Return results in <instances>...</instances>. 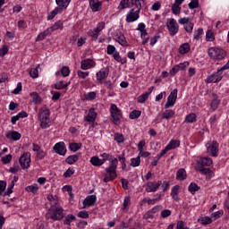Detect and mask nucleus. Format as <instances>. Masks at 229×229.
<instances>
[{"label": "nucleus", "instance_id": "obj_1", "mask_svg": "<svg viewBox=\"0 0 229 229\" xmlns=\"http://www.w3.org/2000/svg\"><path fill=\"white\" fill-rule=\"evenodd\" d=\"M47 219H53V221H60L64 219V208L58 206L57 203L53 204L46 214Z\"/></svg>", "mask_w": 229, "mask_h": 229}, {"label": "nucleus", "instance_id": "obj_2", "mask_svg": "<svg viewBox=\"0 0 229 229\" xmlns=\"http://www.w3.org/2000/svg\"><path fill=\"white\" fill-rule=\"evenodd\" d=\"M117 164H119V161L117 158H114L111 161L110 165L106 168V174L103 181L105 183H108V182H112L113 180H115L117 178Z\"/></svg>", "mask_w": 229, "mask_h": 229}, {"label": "nucleus", "instance_id": "obj_3", "mask_svg": "<svg viewBox=\"0 0 229 229\" xmlns=\"http://www.w3.org/2000/svg\"><path fill=\"white\" fill-rule=\"evenodd\" d=\"M198 166H196V171H199L201 174H205L206 176H210L212 174V171L210 168H205V167H210V165L212 164V159L209 157H201L198 161Z\"/></svg>", "mask_w": 229, "mask_h": 229}, {"label": "nucleus", "instance_id": "obj_4", "mask_svg": "<svg viewBox=\"0 0 229 229\" xmlns=\"http://www.w3.org/2000/svg\"><path fill=\"white\" fill-rule=\"evenodd\" d=\"M110 112L112 123L116 124V126H119V124H121V119H123V113L121 112V109H119L115 104H113L111 105Z\"/></svg>", "mask_w": 229, "mask_h": 229}, {"label": "nucleus", "instance_id": "obj_5", "mask_svg": "<svg viewBox=\"0 0 229 229\" xmlns=\"http://www.w3.org/2000/svg\"><path fill=\"white\" fill-rule=\"evenodd\" d=\"M208 56L213 60H223L226 57V51L222 48L211 47L208 50Z\"/></svg>", "mask_w": 229, "mask_h": 229}, {"label": "nucleus", "instance_id": "obj_6", "mask_svg": "<svg viewBox=\"0 0 229 229\" xmlns=\"http://www.w3.org/2000/svg\"><path fill=\"white\" fill-rule=\"evenodd\" d=\"M21 167L23 169H30V164L31 163V153L25 152L21 156L19 159Z\"/></svg>", "mask_w": 229, "mask_h": 229}, {"label": "nucleus", "instance_id": "obj_7", "mask_svg": "<svg viewBox=\"0 0 229 229\" xmlns=\"http://www.w3.org/2000/svg\"><path fill=\"white\" fill-rule=\"evenodd\" d=\"M206 148L208 149V153L211 157H217V151H219V144L217 141H209L206 144Z\"/></svg>", "mask_w": 229, "mask_h": 229}, {"label": "nucleus", "instance_id": "obj_8", "mask_svg": "<svg viewBox=\"0 0 229 229\" xmlns=\"http://www.w3.org/2000/svg\"><path fill=\"white\" fill-rule=\"evenodd\" d=\"M178 98V89H174L167 98V101L165 104V109L171 108V106H174V103H176V99Z\"/></svg>", "mask_w": 229, "mask_h": 229}, {"label": "nucleus", "instance_id": "obj_9", "mask_svg": "<svg viewBox=\"0 0 229 229\" xmlns=\"http://www.w3.org/2000/svg\"><path fill=\"white\" fill-rule=\"evenodd\" d=\"M166 26L171 37H174V35L178 33V30L180 29V26H178L176 20L173 18L168 21V23Z\"/></svg>", "mask_w": 229, "mask_h": 229}, {"label": "nucleus", "instance_id": "obj_10", "mask_svg": "<svg viewBox=\"0 0 229 229\" xmlns=\"http://www.w3.org/2000/svg\"><path fill=\"white\" fill-rule=\"evenodd\" d=\"M223 80V72H220L218 70L216 72L209 75L206 79V83H219Z\"/></svg>", "mask_w": 229, "mask_h": 229}, {"label": "nucleus", "instance_id": "obj_11", "mask_svg": "<svg viewBox=\"0 0 229 229\" xmlns=\"http://www.w3.org/2000/svg\"><path fill=\"white\" fill-rule=\"evenodd\" d=\"M108 74H110V68L108 67L102 68L98 72H97V80L98 83L103 84V80H106V78H108Z\"/></svg>", "mask_w": 229, "mask_h": 229}, {"label": "nucleus", "instance_id": "obj_12", "mask_svg": "<svg viewBox=\"0 0 229 229\" xmlns=\"http://www.w3.org/2000/svg\"><path fill=\"white\" fill-rule=\"evenodd\" d=\"M140 13L139 10L131 9L126 15V21L127 22H135V21L139 20V17H140Z\"/></svg>", "mask_w": 229, "mask_h": 229}, {"label": "nucleus", "instance_id": "obj_13", "mask_svg": "<svg viewBox=\"0 0 229 229\" xmlns=\"http://www.w3.org/2000/svg\"><path fill=\"white\" fill-rule=\"evenodd\" d=\"M54 151L57 153V155H61L63 157H65V154L67 153V149L65 148V143L64 141L56 143L53 147Z\"/></svg>", "mask_w": 229, "mask_h": 229}, {"label": "nucleus", "instance_id": "obj_14", "mask_svg": "<svg viewBox=\"0 0 229 229\" xmlns=\"http://www.w3.org/2000/svg\"><path fill=\"white\" fill-rule=\"evenodd\" d=\"M162 185V181L157 182H148L147 183L146 191L147 192H157L158 191V188Z\"/></svg>", "mask_w": 229, "mask_h": 229}, {"label": "nucleus", "instance_id": "obj_15", "mask_svg": "<svg viewBox=\"0 0 229 229\" xmlns=\"http://www.w3.org/2000/svg\"><path fill=\"white\" fill-rule=\"evenodd\" d=\"M39 121H49V109L44 106L39 109Z\"/></svg>", "mask_w": 229, "mask_h": 229}, {"label": "nucleus", "instance_id": "obj_16", "mask_svg": "<svg viewBox=\"0 0 229 229\" xmlns=\"http://www.w3.org/2000/svg\"><path fill=\"white\" fill-rule=\"evenodd\" d=\"M6 139H10L11 140H21V133L15 131H10L5 134Z\"/></svg>", "mask_w": 229, "mask_h": 229}, {"label": "nucleus", "instance_id": "obj_17", "mask_svg": "<svg viewBox=\"0 0 229 229\" xmlns=\"http://www.w3.org/2000/svg\"><path fill=\"white\" fill-rule=\"evenodd\" d=\"M114 40L116 42H119L123 47H128V41H126V37H124V34H117L116 36H114Z\"/></svg>", "mask_w": 229, "mask_h": 229}, {"label": "nucleus", "instance_id": "obj_18", "mask_svg": "<svg viewBox=\"0 0 229 229\" xmlns=\"http://www.w3.org/2000/svg\"><path fill=\"white\" fill-rule=\"evenodd\" d=\"M97 118H98V113L95 111L94 108H90L86 116V121L88 123H94V121H96Z\"/></svg>", "mask_w": 229, "mask_h": 229}, {"label": "nucleus", "instance_id": "obj_19", "mask_svg": "<svg viewBox=\"0 0 229 229\" xmlns=\"http://www.w3.org/2000/svg\"><path fill=\"white\" fill-rule=\"evenodd\" d=\"M96 199H97L96 195L88 196L83 201V205H84L83 208H85V207H92V205L96 203Z\"/></svg>", "mask_w": 229, "mask_h": 229}, {"label": "nucleus", "instance_id": "obj_20", "mask_svg": "<svg viewBox=\"0 0 229 229\" xmlns=\"http://www.w3.org/2000/svg\"><path fill=\"white\" fill-rule=\"evenodd\" d=\"M94 66V60L92 59H86L81 61V68L82 71H87V69H90V67Z\"/></svg>", "mask_w": 229, "mask_h": 229}, {"label": "nucleus", "instance_id": "obj_21", "mask_svg": "<svg viewBox=\"0 0 229 229\" xmlns=\"http://www.w3.org/2000/svg\"><path fill=\"white\" fill-rule=\"evenodd\" d=\"M101 2H99V0H90L89 1V5L91 10H93V12H99V10H101Z\"/></svg>", "mask_w": 229, "mask_h": 229}, {"label": "nucleus", "instance_id": "obj_22", "mask_svg": "<svg viewBox=\"0 0 229 229\" xmlns=\"http://www.w3.org/2000/svg\"><path fill=\"white\" fill-rule=\"evenodd\" d=\"M213 100L211 101L210 104V107L213 110V112H215V110H217L221 101H219V99H217V95H216L215 93H213Z\"/></svg>", "mask_w": 229, "mask_h": 229}, {"label": "nucleus", "instance_id": "obj_23", "mask_svg": "<svg viewBox=\"0 0 229 229\" xmlns=\"http://www.w3.org/2000/svg\"><path fill=\"white\" fill-rule=\"evenodd\" d=\"M176 180H179L180 182L187 180V172H185V169L181 168L177 171Z\"/></svg>", "mask_w": 229, "mask_h": 229}, {"label": "nucleus", "instance_id": "obj_24", "mask_svg": "<svg viewBox=\"0 0 229 229\" xmlns=\"http://www.w3.org/2000/svg\"><path fill=\"white\" fill-rule=\"evenodd\" d=\"M90 163L92 165H95V167H99L105 164V160H101L98 157H92Z\"/></svg>", "mask_w": 229, "mask_h": 229}, {"label": "nucleus", "instance_id": "obj_25", "mask_svg": "<svg viewBox=\"0 0 229 229\" xmlns=\"http://www.w3.org/2000/svg\"><path fill=\"white\" fill-rule=\"evenodd\" d=\"M58 13H62V8L61 7H55L47 16V21H53Z\"/></svg>", "mask_w": 229, "mask_h": 229}, {"label": "nucleus", "instance_id": "obj_26", "mask_svg": "<svg viewBox=\"0 0 229 229\" xmlns=\"http://www.w3.org/2000/svg\"><path fill=\"white\" fill-rule=\"evenodd\" d=\"M55 3L58 5L57 8H61V10H64V8H67V6H69V3H71V0H55Z\"/></svg>", "mask_w": 229, "mask_h": 229}, {"label": "nucleus", "instance_id": "obj_27", "mask_svg": "<svg viewBox=\"0 0 229 229\" xmlns=\"http://www.w3.org/2000/svg\"><path fill=\"white\" fill-rule=\"evenodd\" d=\"M79 159H80V156H78V155H72V156H69L65 159V162H67L69 164V165H72V164H76V162H78Z\"/></svg>", "mask_w": 229, "mask_h": 229}, {"label": "nucleus", "instance_id": "obj_28", "mask_svg": "<svg viewBox=\"0 0 229 229\" xmlns=\"http://www.w3.org/2000/svg\"><path fill=\"white\" fill-rule=\"evenodd\" d=\"M188 51H191V45L189 43H184L179 47V53L181 55H187Z\"/></svg>", "mask_w": 229, "mask_h": 229}, {"label": "nucleus", "instance_id": "obj_29", "mask_svg": "<svg viewBox=\"0 0 229 229\" xmlns=\"http://www.w3.org/2000/svg\"><path fill=\"white\" fill-rule=\"evenodd\" d=\"M62 28H64V23H62V21H59L47 30H49V33L51 34L52 32L55 31V30H62Z\"/></svg>", "mask_w": 229, "mask_h": 229}, {"label": "nucleus", "instance_id": "obj_30", "mask_svg": "<svg viewBox=\"0 0 229 229\" xmlns=\"http://www.w3.org/2000/svg\"><path fill=\"white\" fill-rule=\"evenodd\" d=\"M30 96H31L32 101H33V103H35V105H40L42 103V98H40V96H38V93L32 92L30 94Z\"/></svg>", "mask_w": 229, "mask_h": 229}, {"label": "nucleus", "instance_id": "obj_31", "mask_svg": "<svg viewBox=\"0 0 229 229\" xmlns=\"http://www.w3.org/2000/svg\"><path fill=\"white\" fill-rule=\"evenodd\" d=\"M188 191L191 192V194H196V192L199 191V186H198L195 182H191L188 187Z\"/></svg>", "mask_w": 229, "mask_h": 229}, {"label": "nucleus", "instance_id": "obj_32", "mask_svg": "<svg viewBox=\"0 0 229 229\" xmlns=\"http://www.w3.org/2000/svg\"><path fill=\"white\" fill-rule=\"evenodd\" d=\"M178 189H180L179 185H175L172 188L171 196L174 201H178Z\"/></svg>", "mask_w": 229, "mask_h": 229}, {"label": "nucleus", "instance_id": "obj_33", "mask_svg": "<svg viewBox=\"0 0 229 229\" xmlns=\"http://www.w3.org/2000/svg\"><path fill=\"white\" fill-rule=\"evenodd\" d=\"M47 35H51V33L49 32V30L47 29L42 33L38 34V36L36 38V41L40 42V40H44L47 37Z\"/></svg>", "mask_w": 229, "mask_h": 229}, {"label": "nucleus", "instance_id": "obj_34", "mask_svg": "<svg viewBox=\"0 0 229 229\" xmlns=\"http://www.w3.org/2000/svg\"><path fill=\"white\" fill-rule=\"evenodd\" d=\"M206 40H207V42H214V40H216V37L214 36V32L211 30H208L207 31Z\"/></svg>", "mask_w": 229, "mask_h": 229}, {"label": "nucleus", "instance_id": "obj_35", "mask_svg": "<svg viewBox=\"0 0 229 229\" xmlns=\"http://www.w3.org/2000/svg\"><path fill=\"white\" fill-rule=\"evenodd\" d=\"M174 116V110H166L162 114L163 119H171Z\"/></svg>", "mask_w": 229, "mask_h": 229}, {"label": "nucleus", "instance_id": "obj_36", "mask_svg": "<svg viewBox=\"0 0 229 229\" xmlns=\"http://www.w3.org/2000/svg\"><path fill=\"white\" fill-rule=\"evenodd\" d=\"M130 6V0H121L118 10H124Z\"/></svg>", "mask_w": 229, "mask_h": 229}, {"label": "nucleus", "instance_id": "obj_37", "mask_svg": "<svg viewBox=\"0 0 229 229\" xmlns=\"http://www.w3.org/2000/svg\"><path fill=\"white\" fill-rule=\"evenodd\" d=\"M180 146V142L178 140H171L169 144L166 145V147L171 150V149H176Z\"/></svg>", "mask_w": 229, "mask_h": 229}, {"label": "nucleus", "instance_id": "obj_38", "mask_svg": "<svg viewBox=\"0 0 229 229\" xmlns=\"http://www.w3.org/2000/svg\"><path fill=\"white\" fill-rule=\"evenodd\" d=\"M69 148L71 151H73L74 153H76L78 149L81 148V143H70Z\"/></svg>", "mask_w": 229, "mask_h": 229}, {"label": "nucleus", "instance_id": "obj_39", "mask_svg": "<svg viewBox=\"0 0 229 229\" xmlns=\"http://www.w3.org/2000/svg\"><path fill=\"white\" fill-rule=\"evenodd\" d=\"M142 112L139 110H133L130 113L129 117L130 119H139L141 115Z\"/></svg>", "mask_w": 229, "mask_h": 229}, {"label": "nucleus", "instance_id": "obj_40", "mask_svg": "<svg viewBox=\"0 0 229 229\" xmlns=\"http://www.w3.org/2000/svg\"><path fill=\"white\" fill-rule=\"evenodd\" d=\"M25 191H27V192H32V194H37L38 191V185L35 184L31 186H27L25 188Z\"/></svg>", "mask_w": 229, "mask_h": 229}, {"label": "nucleus", "instance_id": "obj_41", "mask_svg": "<svg viewBox=\"0 0 229 229\" xmlns=\"http://www.w3.org/2000/svg\"><path fill=\"white\" fill-rule=\"evenodd\" d=\"M131 165L132 167H139L140 165V157L131 158Z\"/></svg>", "mask_w": 229, "mask_h": 229}, {"label": "nucleus", "instance_id": "obj_42", "mask_svg": "<svg viewBox=\"0 0 229 229\" xmlns=\"http://www.w3.org/2000/svg\"><path fill=\"white\" fill-rule=\"evenodd\" d=\"M182 11V7L178 4H174L172 5V13L174 15H180V12Z\"/></svg>", "mask_w": 229, "mask_h": 229}, {"label": "nucleus", "instance_id": "obj_43", "mask_svg": "<svg viewBox=\"0 0 229 229\" xmlns=\"http://www.w3.org/2000/svg\"><path fill=\"white\" fill-rule=\"evenodd\" d=\"M199 223H201V225H210L212 223V218L210 216H204L199 219Z\"/></svg>", "mask_w": 229, "mask_h": 229}, {"label": "nucleus", "instance_id": "obj_44", "mask_svg": "<svg viewBox=\"0 0 229 229\" xmlns=\"http://www.w3.org/2000/svg\"><path fill=\"white\" fill-rule=\"evenodd\" d=\"M84 99L86 101H92V100L96 99V92L92 91V92L85 94Z\"/></svg>", "mask_w": 229, "mask_h": 229}, {"label": "nucleus", "instance_id": "obj_45", "mask_svg": "<svg viewBox=\"0 0 229 229\" xmlns=\"http://www.w3.org/2000/svg\"><path fill=\"white\" fill-rule=\"evenodd\" d=\"M185 121H186V123H196V114L191 113L188 115H186Z\"/></svg>", "mask_w": 229, "mask_h": 229}, {"label": "nucleus", "instance_id": "obj_46", "mask_svg": "<svg viewBox=\"0 0 229 229\" xmlns=\"http://www.w3.org/2000/svg\"><path fill=\"white\" fill-rule=\"evenodd\" d=\"M132 4L136 6L137 10L140 13V9L142 8V4L144 3V0H131Z\"/></svg>", "mask_w": 229, "mask_h": 229}, {"label": "nucleus", "instance_id": "obj_47", "mask_svg": "<svg viewBox=\"0 0 229 229\" xmlns=\"http://www.w3.org/2000/svg\"><path fill=\"white\" fill-rule=\"evenodd\" d=\"M201 35H203V29L199 28L197 30H195L194 35H193V38L195 40H199V38H201Z\"/></svg>", "mask_w": 229, "mask_h": 229}, {"label": "nucleus", "instance_id": "obj_48", "mask_svg": "<svg viewBox=\"0 0 229 229\" xmlns=\"http://www.w3.org/2000/svg\"><path fill=\"white\" fill-rule=\"evenodd\" d=\"M190 10H194L195 8H199V0H192L189 4H188Z\"/></svg>", "mask_w": 229, "mask_h": 229}, {"label": "nucleus", "instance_id": "obj_49", "mask_svg": "<svg viewBox=\"0 0 229 229\" xmlns=\"http://www.w3.org/2000/svg\"><path fill=\"white\" fill-rule=\"evenodd\" d=\"M61 74L64 78H67V76H69V74H71V70L69 69L68 66H64L61 69Z\"/></svg>", "mask_w": 229, "mask_h": 229}, {"label": "nucleus", "instance_id": "obj_50", "mask_svg": "<svg viewBox=\"0 0 229 229\" xmlns=\"http://www.w3.org/2000/svg\"><path fill=\"white\" fill-rule=\"evenodd\" d=\"M72 221H76V216H74L73 215H68V216L65 217L64 223L65 225H69V226H71V222H72Z\"/></svg>", "mask_w": 229, "mask_h": 229}, {"label": "nucleus", "instance_id": "obj_51", "mask_svg": "<svg viewBox=\"0 0 229 229\" xmlns=\"http://www.w3.org/2000/svg\"><path fill=\"white\" fill-rule=\"evenodd\" d=\"M114 140H116V142H118V144H121V143L124 142V136L122 133H115Z\"/></svg>", "mask_w": 229, "mask_h": 229}, {"label": "nucleus", "instance_id": "obj_52", "mask_svg": "<svg viewBox=\"0 0 229 229\" xmlns=\"http://www.w3.org/2000/svg\"><path fill=\"white\" fill-rule=\"evenodd\" d=\"M148 98H149L148 93H143L138 98V103H146Z\"/></svg>", "mask_w": 229, "mask_h": 229}, {"label": "nucleus", "instance_id": "obj_53", "mask_svg": "<svg viewBox=\"0 0 229 229\" xmlns=\"http://www.w3.org/2000/svg\"><path fill=\"white\" fill-rule=\"evenodd\" d=\"M130 205H131V200L130 197H125L124 200H123V210H126V208H128V207H130Z\"/></svg>", "mask_w": 229, "mask_h": 229}, {"label": "nucleus", "instance_id": "obj_54", "mask_svg": "<svg viewBox=\"0 0 229 229\" xmlns=\"http://www.w3.org/2000/svg\"><path fill=\"white\" fill-rule=\"evenodd\" d=\"M13 156L12 154H8L2 157L3 164H10L12 162Z\"/></svg>", "mask_w": 229, "mask_h": 229}, {"label": "nucleus", "instance_id": "obj_55", "mask_svg": "<svg viewBox=\"0 0 229 229\" xmlns=\"http://www.w3.org/2000/svg\"><path fill=\"white\" fill-rule=\"evenodd\" d=\"M30 78H38V68L30 69Z\"/></svg>", "mask_w": 229, "mask_h": 229}, {"label": "nucleus", "instance_id": "obj_56", "mask_svg": "<svg viewBox=\"0 0 229 229\" xmlns=\"http://www.w3.org/2000/svg\"><path fill=\"white\" fill-rule=\"evenodd\" d=\"M113 56H114V59L116 61V62H121V64H126V60H122L121 59V55H119V52H114L113 54Z\"/></svg>", "mask_w": 229, "mask_h": 229}, {"label": "nucleus", "instance_id": "obj_57", "mask_svg": "<svg viewBox=\"0 0 229 229\" xmlns=\"http://www.w3.org/2000/svg\"><path fill=\"white\" fill-rule=\"evenodd\" d=\"M185 31L187 33H192V30H194V24L192 22H188L184 27Z\"/></svg>", "mask_w": 229, "mask_h": 229}, {"label": "nucleus", "instance_id": "obj_58", "mask_svg": "<svg viewBox=\"0 0 229 229\" xmlns=\"http://www.w3.org/2000/svg\"><path fill=\"white\" fill-rule=\"evenodd\" d=\"M105 30V21H101L98 24V27L96 28L95 31L96 33H100V31H103Z\"/></svg>", "mask_w": 229, "mask_h": 229}, {"label": "nucleus", "instance_id": "obj_59", "mask_svg": "<svg viewBox=\"0 0 229 229\" xmlns=\"http://www.w3.org/2000/svg\"><path fill=\"white\" fill-rule=\"evenodd\" d=\"M78 217H81V219H89V212L87 211H80L77 214Z\"/></svg>", "mask_w": 229, "mask_h": 229}, {"label": "nucleus", "instance_id": "obj_60", "mask_svg": "<svg viewBox=\"0 0 229 229\" xmlns=\"http://www.w3.org/2000/svg\"><path fill=\"white\" fill-rule=\"evenodd\" d=\"M54 88H55L56 90H64V81H60L59 82L55 83V84L54 85Z\"/></svg>", "mask_w": 229, "mask_h": 229}, {"label": "nucleus", "instance_id": "obj_61", "mask_svg": "<svg viewBox=\"0 0 229 229\" xmlns=\"http://www.w3.org/2000/svg\"><path fill=\"white\" fill-rule=\"evenodd\" d=\"M176 229H190V228L185 226V222L180 220L177 222Z\"/></svg>", "mask_w": 229, "mask_h": 229}, {"label": "nucleus", "instance_id": "obj_62", "mask_svg": "<svg viewBox=\"0 0 229 229\" xmlns=\"http://www.w3.org/2000/svg\"><path fill=\"white\" fill-rule=\"evenodd\" d=\"M8 54V46L4 45L0 49V56H4V55Z\"/></svg>", "mask_w": 229, "mask_h": 229}, {"label": "nucleus", "instance_id": "obj_63", "mask_svg": "<svg viewBox=\"0 0 229 229\" xmlns=\"http://www.w3.org/2000/svg\"><path fill=\"white\" fill-rule=\"evenodd\" d=\"M89 37H91L92 40H97L98 35V32H96V30H89L88 32Z\"/></svg>", "mask_w": 229, "mask_h": 229}, {"label": "nucleus", "instance_id": "obj_64", "mask_svg": "<svg viewBox=\"0 0 229 229\" xmlns=\"http://www.w3.org/2000/svg\"><path fill=\"white\" fill-rule=\"evenodd\" d=\"M172 212L170 209H164L162 212H161V217H169V216H171Z\"/></svg>", "mask_w": 229, "mask_h": 229}]
</instances>
